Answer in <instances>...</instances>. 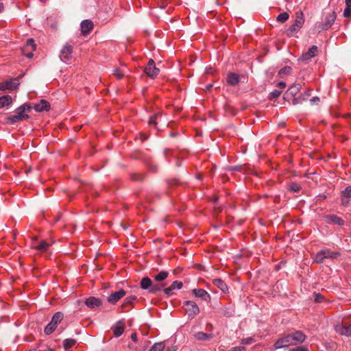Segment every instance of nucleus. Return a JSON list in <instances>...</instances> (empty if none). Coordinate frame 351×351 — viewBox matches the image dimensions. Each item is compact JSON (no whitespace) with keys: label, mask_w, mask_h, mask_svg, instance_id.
<instances>
[{"label":"nucleus","mask_w":351,"mask_h":351,"mask_svg":"<svg viewBox=\"0 0 351 351\" xmlns=\"http://www.w3.org/2000/svg\"><path fill=\"white\" fill-rule=\"evenodd\" d=\"M32 108L30 104L26 103L21 105L14 110V114L5 117V123L14 125L24 120H27L29 118L28 113L31 112Z\"/></svg>","instance_id":"f257e3e1"},{"label":"nucleus","mask_w":351,"mask_h":351,"mask_svg":"<svg viewBox=\"0 0 351 351\" xmlns=\"http://www.w3.org/2000/svg\"><path fill=\"white\" fill-rule=\"evenodd\" d=\"M304 23V14L302 11L295 12V19L293 23L286 30V34L289 37L293 36L303 26Z\"/></svg>","instance_id":"f03ea898"},{"label":"nucleus","mask_w":351,"mask_h":351,"mask_svg":"<svg viewBox=\"0 0 351 351\" xmlns=\"http://www.w3.org/2000/svg\"><path fill=\"white\" fill-rule=\"evenodd\" d=\"M64 318V315L61 312L56 313L52 318L51 322L47 325V326L44 329V332L46 335H50L55 331L58 325L61 322V321Z\"/></svg>","instance_id":"7ed1b4c3"},{"label":"nucleus","mask_w":351,"mask_h":351,"mask_svg":"<svg viewBox=\"0 0 351 351\" xmlns=\"http://www.w3.org/2000/svg\"><path fill=\"white\" fill-rule=\"evenodd\" d=\"M336 18L337 15L335 12L329 13L326 16L324 22L317 25V30L322 32L329 29L335 23Z\"/></svg>","instance_id":"20e7f679"},{"label":"nucleus","mask_w":351,"mask_h":351,"mask_svg":"<svg viewBox=\"0 0 351 351\" xmlns=\"http://www.w3.org/2000/svg\"><path fill=\"white\" fill-rule=\"evenodd\" d=\"M335 330L341 335L351 337V323L350 324L346 322L338 323L335 325Z\"/></svg>","instance_id":"39448f33"},{"label":"nucleus","mask_w":351,"mask_h":351,"mask_svg":"<svg viewBox=\"0 0 351 351\" xmlns=\"http://www.w3.org/2000/svg\"><path fill=\"white\" fill-rule=\"evenodd\" d=\"M184 306L189 317L193 318L199 313L198 306L193 301L188 300L184 302Z\"/></svg>","instance_id":"423d86ee"},{"label":"nucleus","mask_w":351,"mask_h":351,"mask_svg":"<svg viewBox=\"0 0 351 351\" xmlns=\"http://www.w3.org/2000/svg\"><path fill=\"white\" fill-rule=\"evenodd\" d=\"M36 45L34 39L29 38L22 49L23 54L28 58H32L34 56L33 52L36 50Z\"/></svg>","instance_id":"0eeeda50"},{"label":"nucleus","mask_w":351,"mask_h":351,"mask_svg":"<svg viewBox=\"0 0 351 351\" xmlns=\"http://www.w3.org/2000/svg\"><path fill=\"white\" fill-rule=\"evenodd\" d=\"M159 71L160 70L156 66L154 61L150 59L144 69V72L148 77L154 79L159 74Z\"/></svg>","instance_id":"6e6552de"},{"label":"nucleus","mask_w":351,"mask_h":351,"mask_svg":"<svg viewBox=\"0 0 351 351\" xmlns=\"http://www.w3.org/2000/svg\"><path fill=\"white\" fill-rule=\"evenodd\" d=\"M290 346L293 345L291 341V337H289V335L288 333L279 337L277 339V341L274 343V348L277 350L280 348H287Z\"/></svg>","instance_id":"1a4fd4ad"},{"label":"nucleus","mask_w":351,"mask_h":351,"mask_svg":"<svg viewBox=\"0 0 351 351\" xmlns=\"http://www.w3.org/2000/svg\"><path fill=\"white\" fill-rule=\"evenodd\" d=\"M73 47L66 43L60 51V58L62 61L69 63L72 58Z\"/></svg>","instance_id":"9d476101"},{"label":"nucleus","mask_w":351,"mask_h":351,"mask_svg":"<svg viewBox=\"0 0 351 351\" xmlns=\"http://www.w3.org/2000/svg\"><path fill=\"white\" fill-rule=\"evenodd\" d=\"M289 337H291L293 346L303 343L306 338V336L300 330H296L293 332L289 333Z\"/></svg>","instance_id":"9b49d317"},{"label":"nucleus","mask_w":351,"mask_h":351,"mask_svg":"<svg viewBox=\"0 0 351 351\" xmlns=\"http://www.w3.org/2000/svg\"><path fill=\"white\" fill-rule=\"evenodd\" d=\"M289 337H291L293 346L303 343L306 338V336L300 330H296L293 332L289 333Z\"/></svg>","instance_id":"f8f14e48"},{"label":"nucleus","mask_w":351,"mask_h":351,"mask_svg":"<svg viewBox=\"0 0 351 351\" xmlns=\"http://www.w3.org/2000/svg\"><path fill=\"white\" fill-rule=\"evenodd\" d=\"M126 292L123 289H120L118 291H115L111 293L108 297V302L112 304H115L120 299L124 297Z\"/></svg>","instance_id":"ddd939ff"},{"label":"nucleus","mask_w":351,"mask_h":351,"mask_svg":"<svg viewBox=\"0 0 351 351\" xmlns=\"http://www.w3.org/2000/svg\"><path fill=\"white\" fill-rule=\"evenodd\" d=\"M19 85V80L17 79H14L10 81H6L2 83H0V90H14L16 89Z\"/></svg>","instance_id":"4468645a"},{"label":"nucleus","mask_w":351,"mask_h":351,"mask_svg":"<svg viewBox=\"0 0 351 351\" xmlns=\"http://www.w3.org/2000/svg\"><path fill=\"white\" fill-rule=\"evenodd\" d=\"M102 300L99 298L91 296L85 301V304L91 309L99 308L102 305Z\"/></svg>","instance_id":"2eb2a0df"},{"label":"nucleus","mask_w":351,"mask_h":351,"mask_svg":"<svg viewBox=\"0 0 351 351\" xmlns=\"http://www.w3.org/2000/svg\"><path fill=\"white\" fill-rule=\"evenodd\" d=\"M182 286L183 284L181 281L176 280L169 287L164 289L163 291L167 296H171L173 293V290L181 289Z\"/></svg>","instance_id":"dca6fc26"},{"label":"nucleus","mask_w":351,"mask_h":351,"mask_svg":"<svg viewBox=\"0 0 351 351\" xmlns=\"http://www.w3.org/2000/svg\"><path fill=\"white\" fill-rule=\"evenodd\" d=\"M317 51H318L317 47L315 45H313L311 47L309 48L308 51L304 53L302 55L300 60L302 61H308L312 58L315 57L317 55Z\"/></svg>","instance_id":"f3484780"},{"label":"nucleus","mask_w":351,"mask_h":351,"mask_svg":"<svg viewBox=\"0 0 351 351\" xmlns=\"http://www.w3.org/2000/svg\"><path fill=\"white\" fill-rule=\"evenodd\" d=\"M163 114L160 112H156L149 117L148 123L149 125L153 126L154 128H157L158 125L161 122Z\"/></svg>","instance_id":"a211bd4d"},{"label":"nucleus","mask_w":351,"mask_h":351,"mask_svg":"<svg viewBox=\"0 0 351 351\" xmlns=\"http://www.w3.org/2000/svg\"><path fill=\"white\" fill-rule=\"evenodd\" d=\"M93 28V23L90 20H84L81 23V31L84 36L90 33Z\"/></svg>","instance_id":"6ab92c4d"},{"label":"nucleus","mask_w":351,"mask_h":351,"mask_svg":"<svg viewBox=\"0 0 351 351\" xmlns=\"http://www.w3.org/2000/svg\"><path fill=\"white\" fill-rule=\"evenodd\" d=\"M113 334L116 337H120L124 332L125 324L122 321L117 322L114 326L112 327Z\"/></svg>","instance_id":"aec40b11"},{"label":"nucleus","mask_w":351,"mask_h":351,"mask_svg":"<svg viewBox=\"0 0 351 351\" xmlns=\"http://www.w3.org/2000/svg\"><path fill=\"white\" fill-rule=\"evenodd\" d=\"M34 109L36 112L49 111L50 110L49 103L45 99H42L39 103L34 105Z\"/></svg>","instance_id":"412c9836"},{"label":"nucleus","mask_w":351,"mask_h":351,"mask_svg":"<svg viewBox=\"0 0 351 351\" xmlns=\"http://www.w3.org/2000/svg\"><path fill=\"white\" fill-rule=\"evenodd\" d=\"M193 294L205 301H209L210 300V294L204 289H195L193 290Z\"/></svg>","instance_id":"4be33fe9"},{"label":"nucleus","mask_w":351,"mask_h":351,"mask_svg":"<svg viewBox=\"0 0 351 351\" xmlns=\"http://www.w3.org/2000/svg\"><path fill=\"white\" fill-rule=\"evenodd\" d=\"M227 82L230 86H236L240 82V75L235 73H229L227 75Z\"/></svg>","instance_id":"5701e85b"},{"label":"nucleus","mask_w":351,"mask_h":351,"mask_svg":"<svg viewBox=\"0 0 351 351\" xmlns=\"http://www.w3.org/2000/svg\"><path fill=\"white\" fill-rule=\"evenodd\" d=\"M215 286L217 287L223 293H227L228 287L227 285L220 278H215L213 280Z\"/></svg>","instance_id":"b1692460"},{"label":"nucleus","mask_w":351,"mask_h":351,"mask_svg":"<svg viewBox=\"0 0 351 351\" xmlns=\"http://www.w3.org/2000/svg\"><path fill=\"white\" fill-rule=\"evenodd\" d=\"M326 218L328 219L330 222H332L334 224L338 226L344 225V220L341 217L336 215H328L326 216Z\"/></svg>","instance_id":"393cba45"},{"label":"nucleus","mask_w":351,"mask_h":351,"mask_svg":"<svg viewBox=\"0 0 351 351\" xmlns=\"http://www.w3.org/2000/svg\"><path fill=\"white\" fill-rule=\"evenodd\" d=\"M220 313L225 317H230L234 313V308L232 306H224L220 309Z\"/></svg>","instance_id":"a878e982"},{"label":"nucleus","mask_w":351,"mask_h":351,"mask_svg":"<svg viewBox=\"0 0 351 351\" xmlns=\"http://www.w3.org/2000/svg\"><path fill=\"white\" fill-rule=\"evenodd\" d=\"M136 298H137L135 295H130L125 298L121 305V308H126L128 307H132L134 302L136 301Z\"/></svg>","instance_id":"bb28decb"},{"label":"nucleus","mask_w":351,"mask_h":351,"mask_svg":"<svg viewBox=\"0 0 351 351\" xmlns=\"http://www.w3.org/2000/svg\"><path fill=\"white\" fill-rule=\"evenodd\" d=\"M51 243H50L45 240H43L39 243V244L38 245L34 246V247H35L40 253H43L48 250V248L51 246Z\"/></svg>","instance_id":"cd10ccee"},{"label":"nucleus","mask_w":351,"mask_h":351,"mask_svg":"<svg viewBox=\"0 0 351 351\" xmlns=\"http://www.w3.org/2000/svg\"><path fill=\"white\" fill-rule=\"evenodd\" d=\"M12 103V98L10 95H6L0 97V108L9 106Z\"/></svg>","instance_id":"c85d7f7f"},{"label":"nucleus","mask_w":351,"mask_h":351,"mask_svg":"<svg viewBox=\"0 0 351 351\" xmlns=\"http://www.w3.org/2000/svg\"><path fill=\"white\" fill-rule=\"evenodd\" d=\"M302 88V85L300 84H293L287 90L286 95H290L291 96H295L298 94Z\"/></svg>","instance_id":"c756f323"},{"label":"nucleus","mask_w":351,"mask_h":351,"mask_svg":"<svg viewBox=\"0 0 351 351\" xmlns=\"http://www.w3.org/2000/svg\"><path fill=\"white\" fill-rule=\"evenodd\" d=\"M152 284V281L149 277L143 278L140 282L141 289L145 290L150 289Z\"/></svg>","instance_id":"7c9ffc66"},{"label":"nucleus","mask_w":351,"mask_h":351,"mask_svg":"<svg viewBox=\"0 0 351 351\" xmlns=\"http://www.w3.org/2000/svg\"><path fill=\"white\" fill-rule=\"evenodd\" d=\"M195 338L199 341H206L213 337L212 334H208L203 332H198L194 335Z\"/></svg>","instance_id":"2f4dec72"},{"label":"nucleus","mask_w":351,"mask_h":351,"mask_svg":"<svg viewBox=\"0 0 351 351\" xmlns=\"http://www.w3.org/2000/svg\"><path fill=\"white\" fill-rule=\"evenodd\" d=\"M165 286V284L164 283H152L150 289H149V293L156 294L158 291H161Z\"/></svg>","instance_id":"473e14b6"},{"label":"nucleus","mask_w":351,"mask_h":351,"mask_svg":"<svg viewBox=\"0 0 351 351\" xmlns=\"http://www.w3.org/2000/svg\"><path fill=\"white\" fill-rule=\"evenodd\" d=\"M323 254H324V257H325V258H330V259H333V258H337L339 255L340 254L339 252H332L330 251V250H322Z\"/></svg>","instance_id":"72a5a7b5"},{"label":"nucleus","mask_w":351,"mask_h":351,"mask_svg":"<svg viewBox=\"0 0 351 351\" xmlns=\"http://www.w3.org/2000/svg\"><path fill=\"white\" fill-rule=\"evenodd\" d=\"M291 71H292V68L291 66H286L282 68L278 71V75L280 77L282 78L285 76L290 74L291 73Z\"/></svg>","instance_id":"f704fd0d"},{"label":"nucleus","mask_w":351,"mask_h":351,"mask_svg":"<svg viewBox=\"0 0 351 351\" xmlns=\"http://www.w3.org/2000/svg\"><path fill=\"white\" fill-rule=\"evenodd\" d=\"M77 341L74 339H66L63 341V347L65 350H69L72 348L75 343Z\"/></svg>","instance_id":"c9c22d12"},{"label":"nucleus","mask_w":351,"mask_h":351,"mask_svg":"<svg viewBox=\"0 0 351 351\" xmlns=\"http://www.w3.org/2000/svg\"><path fill=\"white\" fill-rule=\"evenodd\" d=\"M169 273L166 271H161L154 276V280L157 282H161L168 277Z\"/></svg>","instance_id":"e433bc0d"},{"label":"nucleus","mask_w":351,"mask_h":351,"mask_svg":"<svg viewBox=\"0 0 351 351\" xmlns=\"http://www.w3.org/2000/svg\"><path fill=\"white\" fill-rule=\"evenodd\" d=\"M165 348V345L163 342H158L154 343L149 351H162Z\"/></svg>","instance_id":"4c0bfd02"},{"label":"nucleus","mask_w":351,"mask_h":351,"mask_svg":"<svg viewBox=\"0 0 351 351\" xmlns=\"http://www.w3.org/2000/svg\"><path fill=\"white\" fill-rule=\"evenodd\" d=\"M301 185L296 182H291L288 186L289 191L295 193L299 192L301 190Z\"/></svg>","instance_id":"58836bf2"},{"label":"nucleus","mask_w":351,"mask_h":351,"mask_svg":"<svg viewBox=\"0 0 351 351\" xmlns=\"http://www.w3.org/2000/svg\"><path fill=\"white\" fill-rule=\"evenodd\" d=\"M289 19V14L287 12H285L282 13H280L278 15L276 19L278 22L280 23H285L286 21H287Z\"/></svg>","instance_id":"ea45409f"},{"label":"nucleus","mask_w":351,"mask_h":351,"mask_svg":"<svg viewBox=\"0 0 351 351\" xmlns=\"http://www.w3.org/2000/svg\"><path fill=\"white\" fill-rule=\"evenodd\" d=\"M167 184L169 187L173 188L181 184V182L178 180L173 178L168 180Z\"/></svg>","instance_id":"a19ab883"},{"label":"nucleus","mask_w":351,"mask_h":351,"mask_svg":"<svg viewBox=\"0 0 351 351\" xmlns=\"http://www.w3.org/2000/svg\"><path fill=\"white\" fill-rule=\"evenodd\" d=\"M325 259L326 258H325V257H324V254L321 250L320 252H317V254H316L315 258V262L320 264V263H322Z\"/></svg>","instance_id":"79ce46f5"},{"label":"nucleus","mask_w":351,"mask_h":351,"mask_svg":"<svg viewBox=\"0 0 351 351\" xmlns=\"http://www.w3.org/2000/svg\"><path fill=\"white\" fill-rule=\"evenodd\" d=\"M341 195L343 197L351 198V186H347L344 190L341 192Z\"/></svg>","instance_id":"37998d69"},{"label":"nucleus","mask_w":351,"mask_h":351,"mask_svg":"<svg viewBox=\"0 0 351 351\" xmlns=\"http://www.w3.org/2000/svg\"><path fill=\"white\" fill-rule=\"evenodd\" d=\"M131 178L134 181H143L145 178V176L141 173H133L131 175Z\"/></svg>","instance_id":"c03bdc74"},{"label":"nucleus","mask_w":351,"mask_h":351,"mask_svg":"<svg viewBox=\"0 0 351 351\" xmlns=\"http://www.w3.org/2000/svg\"><path fill=\"white\" fill-rule=\"evenodd\" d=\"M310 95V93H307L305 96H303L302 97H299L298 98H293V104L296 105L298 104H300L302 102V101L306 99V97H308Z\"/></svg>","instance_id":"a18cd8bd"},{"label":"nucleus","mask_w":351,"mask_h":351,"mask_svg":"<svg viewBox=\"0 0 351 351\" xmlns=\"http://www.w3.org/2000/svg\"><path fill=\"white\" fill-rule=\"evenodd\" d=\"M113 75L118 79L121 80L123 77L124 75L123 72L119 69H115L113 71Z\"/></svg>","instance_id":"49530a36"},{"label":"nucleus","mask_w":351,"mask_h":351,"mask_svg":"<svg viewBox=\"0 0 351 351\" xmlns=\"http://www.w3.org/2000/svg\"><path fill=\"white\" fill-rule=\"evenodd\" d=\"M343 16L345 18L351 17V6L346 5V8L344 9L343 11Z\"/></svg>","instance_id":"de8ad7c7"},{"label":"nucleus","mask_w":351,"mask_h":351,"mask_svg":"<svg viewBox=\"0 0 351 351\" xmlns=\"http://www.w3.org/2000/svg\"><path fill=\"white\" fill-rule=\"evenodd\" d=\"M314 297L315 302L317 303L322 302L324 300V296L320 293H315Z\"/></svg>","instance_id":"09e8293b"},{"label":"nucleus","mask_w":351,"mask_h":351,"mask_svg":"<svg viewBox=\"0 0 351 351\" xmlns=\"http://www.w3.org/2000/svg\"><path fill=\"white\" fill-rule=\"evenodd\" d=\"M281 94V91L278 90H274L270 93V99L278 98Z\"/></svg>","instance_id":"8fccbe9b"},{"label":"nucleus","mask_w":351,"mask_h":351,"mask_svg":"<svg viewBox=\"0 0 351 351\" xmlns=\"http://www.w3.org/2000/svg\"><path fill=\"white\" fill-rule=\"evenodd\" d=\"M289 351H309L308 348L305 346H298L289 350Z\"/></svg>","instance_id":"3c124183"},{"label":"nucleus","mask_w":351,"mask_h":351,"mask_svg":"<svg viewBox=\"0 0 351 351\" xmlns=\"http://www.w3.org/2000/svg\"><path fill=\"white\" fill-rule=\"evenodd\" d=\"M348 197H343L341 195V202L343 206H348L349 204Z\"/></svg>","instance_id":"603ef678"},{"label":"nucleus","mask_w":351,"mask_h":351,"mask_svg":"<svg viewBox=\"0 0 351 351\" xmlns=\"http://www.w3.org/2000/svg\"><path fill=\"white\" fill-rule=\"evenodd\" d=\"M245 350V348L243 346H236L231 348L228 351H243Z\"/></svg>","instance_id":"864d4df0"},{"label":"nucleus","mask_w":351,"mask_h":351,"mask_svg":"<svg viewBox=\"0 0 351 351\" xmlns=\"http://www.w3.org/2000/svg\"><path fill=\"white\" fill-rule=\"evenodd\" d=\"M276 86L280 89H283L286 87V84L283 82H280L277 84Z\"/></svg>","instance_id":"5fc2aeb1"},{"label":"nucleus","mask_w":351,"mask_h":351,"mask_svg":"<svg viewBox=\"0 0 351 351\" xmlns=\"http://www.w3.org/2000/svg\"><path fill=\"white\" fill-rule=\"evenodd\" d=\"M229 169H230V171H241V167H239V166H234V167H230L229 168Z\"/></svg>","instance_id":"6e6d98bb"},{"label":"nucleus","mask_w":351,"mask_h":351,"mask_svg":"<svg viewBox=\"0 0 351 351\" xmlns=\"http://www.w3.org/2000/svg\"><path fill=\"white\" fill-rule=\"evenodd\" d=\"M252 338H248V339H244L242 340V343L243 344H250L252 341Z\"/></svg>","instance_id":"4d7b16f0"},{"label":"nucleus","mask_w":351,"mask_h":351,"mask_svg":"<svg viewBox=\"0 0 351 351\" xmlns=\"http://www.w3.org/2000/svg\"><path fill=\"white\" fill-rule=\"evenodd\" d=\"M131 339L134 342L136 343L138 341L137 335L136 333H132L131 335Z\"/></svg>","instance_id":"13d9d810"},{"label":"nucleus","mask_w":351,"mask_h":351,"mask_svg":"<svg viewBox=\"0 0 351 351\" xmlns=\"http://www.w3.org/2000/svg\"><path fill=\"white\" fill-rule=\"evenodd\" d=\"M311 102L313 103H315V102H317V101H319V98L318 97H313L311 99Z\"/></svg>","instance_id":"bf43d9fd"},{"label":"nucleus","mask_w":351,"mask_h":351,"mask_svg":"<svg viewBox=\"0 0 351 351\" xmlns=\"http://www.w3.org/2000/svg\"><path fill=\"white\" fill-rule=\"evenodd\" d=\"M3 10H4V4L3 3L1 0H0V13L3 12Z\"/></svg>","instance_id":"052dcab7"},{"label":"nucleus","mask_w":351,"mask_h":351,"mask_svg":"<svg viewBox=\"0 0 351 351\" xmlns=\"http://www.w3.org/2000/svg\"><path fill=\"white\" fill-rule=\"evenodd\" d=\"M346 4L348 6H351V0H346Z\"/></svg>","instance_id":"680f3d73"},{"label":"nucleus","mask_w":351,"mask_h":351,"mask_svg":"<svg viewBox=\"0 0 351 351\" xmlns=\"http://www.w3.org/2000/svg\"><path fill=\"white\" fill-rule=\"evenodd\" d=\"M141 138L142 141H145L147 138V137L145 134H141Z\"/></svg>","instance_id":"e2e57ef3"},{"label":"nucleus","mask_w":351,"mask_h":351,"mask_svg":"<svg viewBox=\"0 0 351 351\" xmlns=\"http://www.w3.org/2000/svg\"><path fill=\"white\" fill-rule=\"evenodd\" d=\"M232 115H235L237 114V111L234 109H231L230 112Z\"/></svg>","instance_id":"0e129e2a"},{"label":"nucleus","mask_w":351,"mask_h":351,"mask_svg":"<svg viewBox=\"0 0 351 351\" xmlns=\"http://www.w3.org/2000/svg\"><path fill=\"white\" fill-rule=\"evenodd\" d=\"M212 86H213L212 84H208V85L206 86V89L207 90H210V88H211Z\"/></svg>","instance_id":"69168bd1"},{"label":"nucleus","mask_w":351,"mask_h":351,"mask_svg":"<svg viewBox=\"0 0 351 351\" xmlns=\"http://www.w3.org/2000/svg\"><path fill=\"white\" fill-rule=\"evenodd\" d=\"M169 152H170V151H169V150H167V149L165 151V156H168V153H169Z\"/></svg>","instance_id":"338daca9"},{"label":"nucleus","mask_w":351,"mask_h":351,"mask_svg":"<svg viewBox=\"0 0 351 351\" xmlns=\"http://www.w3.org/2000/svg\"><path fill=\"white\" fill-rule=\"evenodd\" d=\"M149 169H150L151 171H156V168H153V169H152V167H149Z\"/></svg>","instance_id":"774afa93"}]
</instances>
